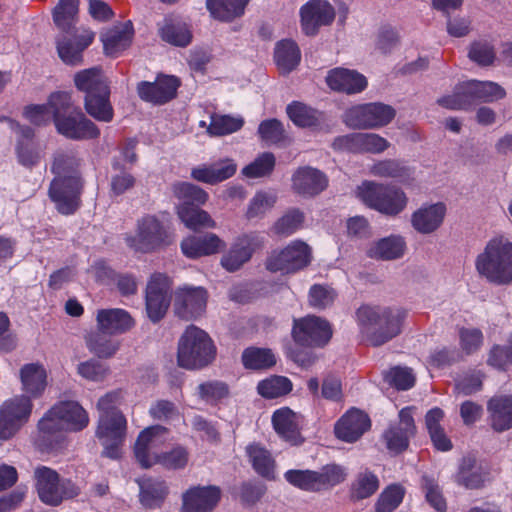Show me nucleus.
Here are the masks:
<instances>
[{
	"mask_svg": "<svg viewBox=\"0 0 512 512\" xmlns=\"http://www.w3.org/2000/svg\"><path fill=\"white\" fill-rule=\"evenodd\" d=\"M244 125L242 117L213 115L207 131L212 136H224L239 131Z\"/></svg>",
	"mask_w": 512,
	"mask_h": 512,
	"instance_id": "e2e57ef3",
	"label": "nucleus"
},
{
	"mask_svg": "<svg viewBox=\"0 0 512 512\" xmlns=\"http://www.w3.org/2000/svg\"><path fill=\"white\" fill-rule=\"evenodd\" d=\"M275 62L280 70L289 73L294 70L301 60V52L297 43L291 39H283L276 44Z\"/></svg>",
	"mask_w": 512,
	"mask_h": 512,
	"instance_id": "603ef678",
	"label": "nucleus"
},
{
	"mask_svg": "<svg viewBox=\"0 0 512 512\" xmlns=\"http://www.w3.org/2000/svg\"><path fill=\"white\" fill-rule=\"evenodd\" d=\"M292 381L286 376L272 375L258 382L257 392L265 399H275L289 394Z\"/></svg>",
	"mask_w": 512,
	"mask_h": 512,
	"instance_id": "5fc2aeb1",
	"label": "nucleus"
},
{
	"mask_svg": "<svg viewBox=\"0 0 512 512\" xmlns=\"http://www.w3.org/2000/svg\"><path fill=\"white\" fill-rule=\"evenodd\" d=\"M141 504L148 509L160 508L165 501L169 488L166 482L159 478H143L138 481Z\"/></svg>",
	"mask_w": 512,
	"mask_h": 512,
	"instance_id": "4c0bfd02",
	"label": "nucleus"
},
{
	"mask_svg": "<svg viewBox=\"0 0 512 512\" xmlns=\"http://www.w3.org/2000/svg\"><path fill=\"white\" fill-rule=\"evenodd\" d=\"M487 411L494 431L504 432L512 428V396H493L487 402Z\"/></svg>",
	"mask_w": 512,
	"mask_h": 512,
	"instance_id": "f704fd0d",
	"label": "nucleus"
},
{
	"mask_svg": "<svg viewBox=\"0 0 512 512\" xmlns=\"http://www.w3.org/2000/svg\"><path fill=\"white\" fill-rule=\"evenodd\" d=\"M97 276L100 279L113 281L123 297L133 296L138 292V281L132 273H118L105 263H100L97 265Z\"/></svg>",
	"mask_w": 512,
	"mask_h": 512,
	"instance_id": "37998d69",
	"label": "nucleus"
},
{
	"mask_svg": "<svg viewBox=\"0 0 512 512\" xmlns=\"http://www.w3.org/2000/svg\"><path fill=\"white\" fill-rule=\"evenodd\" d=\"M406 316V310L398 307L362 305L356 311L359 325L374 329L370 335L373 346H381L398 336Z\"/></svg>",
	"mask_w": 512,
	"mask_h": 512,
	"instance_id": "20e7f679",
	"label": "nucleus"
},
{
	"mask_svg": "<svg viewBox=\"0 0 512 512\" xmlns=\"http://www.w3.org/2000/svg\"><path fill=\"white\" fill-rule=\"evenodd\" d=\"M237 171V165L231 159L220 160L211 165H200L191 171V177L198 182L215 185L223 182Z\"/></svg>",
	"mask_w": 512,
	"mask_h": 512,
	"instance_id": "72a5a7b5",
	"label": "nucleus"
},
{
	"mask_svg": "<svg viewBox=\"0 0 512 512\" xmlns=\"http://www.w3.org/2000/svg\"><path fill=\"white\" fill-rule=\"evenodd\" d=\"M250 0H206V7L218 20L230 22L244 14Z\"/></svg>",
	"mask_w": 512,
	"mask_h": 512,
	"instance_id": "09e8293b",
	"label": "nucleus"
},
{
	"mask_svg": "<svg viewBox=\"0 0 512 512\" xmlns=\"http://www.w3.org/2000/svg\"><path fill=\"white\" fill-rule=\"evenodd\" d=\"M173 296V281L165 273L154 272L147 280L144 291L145 312L154 324L165 318Z\"/></svg>",
	"mask_w": 512,
	"mask_h": 512,
	"instance_id": "f8f14e48",
	"label": "nucleus"
},
{
	"mask_svg": "<svg viewBox=\"0 0 512 512\" xmlns=\"http://www.w3.org/2000/svg\"><path fill=\"white\" fill-rule=\"evenodd\" d=\"M371 173L374 176L397 179L403 182L411 177L412 171L403 161L386 159L376 162L371 167Z\"/></svg>",
	"mask_w": 512,
	"mask_h": 512,
	"instance_id": "4d7b16f0",
	"label": "nucleus"
},
{
	"mask_svg": "<svg viewBox=\"0 0 512 512\" xmlns=\"http://www.w3.org/2000/svg\"><path fill=\"white\" fill-rule=\"evenodd\" d=\"M358 196L366 206L387 216L400 214L408 202L401 188L368 180L358 186Z\"/></svg>",
	"mask_w": 512,
	"mask_h": 512,
	"instance_id": "9d476101",
	"label": "nucleus"
},
{
	"mask_svg": "<svg viewBox=\"0 0 512 512\" xmlns=\"http://www.w3.org/2000/svg\"><path fill=\"white\" fill-rule=\"evenodd\" d=\"M378 476L365 469L363 472L357 474L356 479L351 484V496L355 500H363L371 497L379 489Z\"/></svg>",
	"mask_w": 512,
	"mask_h": 512,
	"instance_id": "13d9d810",
	"label": "nucleus"
},
{
	"mask_svg": "<svg viewBox=\"0 0 512 512\" xmlns=\"http://www.w3.org/2000/svg\"><path fill=\"white\" fill-rule=\"evenodd\" d=\"M414 406H406L398 413V422L392 423L384 431L382 438L386 448L393 454H401L409 447L410 439L415 437L417 427L414 420Z\"/></svg>",
	"mask_w": 512,
	"mask_h": 512,
	"instance_id": "f3484780",
	"label": "nucleus"
},
{
	"mask_svg": "<svg viewBox=\"0 0 512 512\" xmlns=\"http://www.w3.org/2000/svg\"><path fill=\"white\" fill-rule=\"evenodd\" d=\"M97 327L104 334H123L135 325L130 313L124 309H100L97 312Z\"/></svg>",
	"mask_w": 512,
	"mask_h": 512,
	"instance_id": "7c9ffc66",
	"label": "nucleus"
},
{
	"mask_svg": "<svg viewBox=\"0 0 512 512\" xmlns=\"http://www.w3.org/2000/svg\"><path fill=\"white\" fill-rule=\"evenodd\" d=\"M326 83L333 91L357 94L364 91L368 85L366 77L356 70L334 68L326 76Z\"/></svg>",
	"mask_w": 512,
	"mask_h": 512,
	"instance_id": "cd10ccee",
	"label": "nucleus"
},
{
	"mask_svg": "<svg viewBox=\"0 0 512 512\" xmlns=\"http://www.w3.org/2000/svg\"><path fill=\"white\" fill-rule=\"evenodd\" d=\"M182 253L191 259L216 254L226 247L225 242L214 233L188 236L181 242Z\"/></svg>",
	"mask_w": 512,
	"mask_h": 512,
	"instance_id": "c85d7f7f",
	"label": "nucleus"
},
{
	"mask_svg": "<svg viewBox=\"0 0 512 512\" xmlns=\"http://www.w3.org/2000/svg\"><path fill=\"white\" fill-rule=\"evenodd\" d=\"M172 190L174 196L180 201L178 206H201L208 199V193L192 183H176Z\"/></svg>",
	"mask_w": 512,
	"mask_h": 512,
	"instance_id": "6e6d98bb",
	"label": "nucleus"
},
{
	"mask_svg": "<svg viewBox=\"0 0 512 512\" xmlns=\"http://www.w3.org/2000/svg\"><path fill=\"white\" fill-rule=\"evenodd\" d=\"M475 267L489 283H512V242L503 236L490 239L477 256Z\"/></svg>",
	"mask_w": 512,
	"mask_h": 512,
	"instance_id": "39448f33",
	"label": "nucleus"
},
{
	"mask_svg": "<svg viewBox=\"0 0 512 512\" xmlns=\"http://www.w3.org/2000/svg\"><path fill=\"white\" fill-rule=\"evenodd\" d=\"M79 0H59L52 11L55 25L62 33H71L76 28Z\"/></svg>",
	"mask_w": 512,
	"mask_h": 512,
	"instance_id": "a18cd8bd",
	"label": "nucleus"
},
{
	"mask_svg": "<svg viewBox=\"0 0 512 512\" xmlns=\"http://www.w3.org/2000/svg\"><path fill=\"white\" fill-rule=\"evenodd\" d=\"M444 416V411L439 407L429 409L425 414V426L433 447L437 451L448 452L453 448V444L441 425Z\"/></svg>",
	"mask_w": 512,
	"mask_h": 512,
	"instance_id": "e433bc0d",
	"label": "nucleus"
},
{
	"mask_svg": "<svg viewBox=\"0 0 512 512\" xmlns=\"http://www.w3.org/2000/svg\"><path fill=\"white\" fill-rule=\"evenodd\" d=\"M455 482L466 489H480L485 482L484 473L476 468V460L473 457H464L454 476Z\"/></svg>",
	"mask_w": 512,
	"mask_h": 512,
	"instance_id": "de8ad7c7",
	"label": "nucleus"
},
{
	"mask_svg": "<svg viewBox=\"0 0 512 512\" xmlns=\"http://www.w3.org/2000/svg\"><path fill=\"white\" fill-rule=\"evenodd\" d=\"M100 330L86 336V345L90 352L99 358H110L119 350V341H113Z\"/></svg>",
	"mask_w": 512,
	"mask_h": 512,
	"instance_id": "bf43d9fd",
	"label": "nucleus"
},
{
	"mask_svg": "<svg viewBox=\"0 0 512 512\" xmlns=\"http://www.w3.org/2000/svg\"><path fill=\"white\" fill-rule=\"evenodd\" d=\"M472 80L457 84L450 95H445L437 100V103L450 110H467L478 103Z\"/></svg>",
	"mask_w": 512,
	"mask_h": 512,
	"instance_id": "c9c22d12",
	"label": "nucleus"
},
{
	"mask_svg": "<svg viewBox=\"0 0 512 512\" xmlns=\"http://www.w3.org/2000/svg\"><path fill=\"white\" fill-rule=\"evenodd\" d=\"M371 427L369 416L356 408L348 410L335 424V435L338 439L353 443Z\"/></svg>",
	"mask_w": 512,
	"mask_h": 512,
	"instance_id": "a878e982",
	"label": "nucleus"
},
{
	"mask_svg": "<svg viewBox=\"0 0 512 512\" xmlns=\"http://www.w3.org/2000/svg\"><path fill=\"white\" fill-rule=\"evenodd\" d=\"M133 36L134 27L130 20L125 22L122 28L110 29L101 37L104 53L117 57L131 45Z\"/></svg>",
	"mask_w": 512,
	"mask_h": 512,
	"instance_id": "58836bf2",
	"label": "nucleus"
},
{
	"mask_svg": "<svg viewBox=\"0 0 512 512\" xmlns=\"http://www.w3.org/2000/svg\"><path fill=\"white\" fill-rule=\"evenodd\" d=\"M305 220L304 213L298 208L289 209L273 225V231L277 235L289 236L299 230Z\"/></svg>",
	"mask_w": 512,
	"mask_h": 512,
	"instance_id": "69168bd1",
	"label": "nucleus"
},
{
	"mask_svg": "<svg viewBox=\"0 0 512 512\" xmlns=\"http://www.w3.org/2000/svg\"><path fill=\"white\" fill-rule=\"evenodd\" d=\"M177 215L184 225L193 231L216 226L209 213L200 206H177Z\"/></svg>",
	"mask_w": 512,
	"mask_h": 512,
	"instance_id": "864d4df0",
	"label": "nucleus"
},
{
	"mask_svg": "<svg viewBox=\"0 0 512 512\" xmlns=\"http://www.w3.org/2000/svg\"><path fill=\"white\" fill-rule=\"evenodd\" d=\"M157 26L160 39L171 46L183 48L192 42V31L189 25L180 17L166 15Z\"/></svg>",
	"mask_w": 512,
	"mask_h": 512,
	"instance_id": "c756f323",
	"label": "nucleus"
},
{
	"mask_svg": "<svg viewBox=\"0 0 512 512\" xmlns=\"http://www.w3.org/2000/svg\"><path fill=\"white\" fill-rule=\"evenodd\" d=\"M216 346L203 329L189 325L178 342L177 363L188 370L202 369L213 362Z\"/></svg>",
	"mask_w": 512,
	"mask_h": 512,
	"instance_id": "0eeeda50",
	"label": "nucleus"
},
{
	"mask_svg": "<svg viewBox=\"0 0 512 512\" xmlns=\"http://www.w3.org/2000/svg\"><path fill=\"white\" fill-rule=\"evenodd\" d=\"M55 410L52 406L37 423L35 443L43 452L58 449L63 441V432L67 431L66 425Z\"/></svg>",
	"mask_w": 512,
	"mask_h": 512,
	"instance_id": "5701e85b",
	"label": "nucleus"
},
{
	"mask_svg": "<svg viewBox=\"0 0 512 512\" xmlns=\"http://www.w3.org/2000/svg\"><path fill=\"white\" fill-rule=\"evenodd\" d=\"M394 117V108L380 102L356 105L344 113L345 123L353 128L382 127L389 124Z\"/></svg>",
	"mask_w": 512,
	"mask_h": 512,
	"instance_id": "dca6fc26",
	"label": "nucleus"
},
{
	"mask_svg": "<svg viewBox=\"0 0 512 512\" xmlns=\"http://www.w3.org/2000/svg\"><path fill=\"white\" fill-rule=\"evenodd\" d=\"M33 410L30 397L15 396L0 406V441L12 439L29 421Z\"/></svg>",
	"mask_w": 512,
	"mask_h": 512,
	"instance_id": "4468645a",
	"label": "nucleus"
},
{
	"mask_svg": "<svg viewBox=\"0 0 512 512\" xmlns=\"http://www.w3.org/2000/svg\"><path fill=\"white\" fill-rule=\"evenodd\" d=\"M300 18L303 33L315 36L321 26L333 23L335 9L326 0H309L300 8Z\"/></svg>",
	"mask_w": 512,
	"mask_h": 512,
	"instance_id": "4be33fe9",
	"label": "nucleus"
},
{
	"mask_svg": "<svg viewBox=\"0 0 512 512\" xmlns=\"http://www.w3.org/2000/svg\"><path fill=\"white\" fill-rule=\"evenodd\" d=\"M67 431L78 432L87 427L89 417L84 408L75 401H60L53 405Z\"/></svg>",
	"mask_w": 512,
	"mask_h": 512,
	"instance_id": "ea45409f",
	"label": "nucleus"
},
{
	"mask_svg": "<svg viewBox=\"0 0 512 512\" xmlns=\"http://www.w3.org/2000/svg\"><path fill=\"white\" fill-rule=\"evenodd\" d=\"M127 421L123 414L99 416L96 436L101 439L124 441Z\"/></svg>",
	"mask_w": 512,
	"mask_h": 512,
	"instance_id": "3c124183",
	"label": "nucleus"
},
{
	"mask_svg": "<svg viewBox=\"0 0 512 512\" xmlns=\"http://www.w3.org/2000/svg\"><path fill=\"white\" fill-rule=\"evenodd\" d=\"M420 486L426 501L431 507L439 512H445L447 510L446 499L438 481L434 477L423 475L421 477Z\"/></svg>",
	"mask_w": 512,
	"mask_h": 512,
	"instance_id": "680f3d73",
	"label": "nucleus"
},
{
	"mask_svg": "<svg viewBox=\"0 0 512 512\" xmlns=\"http://www.w3.org/2000/svg\"><path fill=\"white\" fill-rule=\"evenodd\" d=\"M246 454L258 475L266 479L274 478L275 461L265 447L259 443H251L246 447Z\"/></svg>",
	"mask_w": 512,
	"mask_h": 512,
	"instance_id": "49530a36",
	"label": "nucleus"
},
{
	"mask_svg": "<svg viewBox=\"0 0 512 512\" xmlns=\"http://www.w3.org/2000/svg\"><path fill=\"white\" fill-rule=\"evenodd\" d=\"M291 334L295 343L300 346L322 348L331 340L333 330L326 319L307 315L294 319Z\"/></svg>",
	"mask_w": 512,
	"mask_h": 512,
	"instance_id": "2eb2a0df",
	"label": "nucleus"
},
{
	"mask_svg": "<svg viewBox=\"0 0 512 512\" xmlns=\"http://www.w3.org/2000/svg\"><path fill=\"white\" fill-rule=\"evenodd\" d=\"M94 33L78 30L71 33H63L56 41L57 53L63 63L70 66H78L83 63V52L93 43Z\"/></svg>",
	"mask_w": 512,
	"mask_h": 512,
	"instance_id": "412c9836",
	"label": "nucleus"
},
{
	"mask_svg": "<svg viewBox=\"0 0 512 512\" xmlns=\"http://www.w3.org/2000/svg\"><path fill=\"white\" fill-rule=\"evenodd\" d=\"M221 496L219 486H191L182 494L180 512H212L219 504Z\"/></svg>",
	"mask_w": 512,
	"mask_h": 512,
	"instance_id": "b1692460",
	"label": "nucleus"
},
{
	"mask_svg": "<svg viewBox=\"0 0 512 512\" xmlns=\"http://www.w3.org/2000/svg\"><path fill=\"white\" fill-rule=\"evenodd\" d=\"M84 190L82 176L66 175L54 177L48 188V196L55 209L64 216L75 214L82 205Z\"/></svg>",
	"mask_w": 512,
	"mask_h": 512,
	"instance_id": "ddd939ff",
	"label": "nucleus"
},
{
	"mask_svg": "<svg viewBox=\"0 0 512 512\" xmlns=\"http://www.w3.org/2000/svg\"><path fill=\"white\" fill-rule=\"evenodd\" d=\"M264 245L263 237L256 232L238 236L222 256L221 265L228 272H236L249 262L253 254Z\"/></svg>",
	"mask_w": 512,
	"mask_h": 512,
	"instance_id": "6ab92c4d",
	"label": "nucleus"
},
{
	"mask_svg": "<svg viewBox=\"0 0 512 512\" xmlns=\"http://www.w3.org/2000/svg\"><path fill=\"white\" fill-rule=\"evenodd\" d=\"M180 86L181 81L177 76L158 73L152 82H138L136 92L142 101L154 106H162L177 97Z\"/></svg>",
	"mask_w": 512,
	"mask_h": 512,
	"instance_id": "a211bd4d",
	"label": "nucleus"
},
{
	"mask_svg": "<svg viewBox=\"0 0 512 512\" xmlns=\"http://www.w3.org/2000/svg\"><path fill=\"white\" fill-rule=\"evenodd\" d=\"M170 214L166 211L157 215L146 214L137 221L135 236L127 238V244L142 253L155 252L174 242Z\"/></svg>",
	"mask_w": 512,
	"mask_h": 512,
	"instance_id": "423d86ee",
	"label": "nucleus"
},
{
	"mask_svg": "<svg viewBox=\"0 0 512 512\" xmlns=\"http://www.w3.org/2000/svg\"><path fill=\"white\" fill-rule=\"evenodd\" d=\"M292 123L300 128L318 127L324 121V113L300 101H292L286 107Z\"/></svg>",
	"mask_w": 512,
	"mask_h": 512,
	"instance_id": "a19ab883",
	"label": "nucleus"
},
{
	"mask_svg": "<svg viewBox=\"0 0 512 512\" xmlns=\"http://www.w3.org/2000/svg\"><path fill=\"white\" fill-rule=\"evenodd\" d=\"M446 214V206L442 202L422 206L411 216L413 228L422 234H430L436 231L443 223Z\"/></svg>",
	"mask_w": 512,
	"mask_h": 512,
	"instance_id": "2f4dec72",
	"label": "nucleus"
},
{
	"mask_svg": "<svg viewBox=\"0 0 512 512\" xmlns=\"http://www.w3.org/2000/svg\"><path fill=\"white\" fill-rule=\"evenodd\" d=\"M241 362L245 369L262 371L276 365V356L270 348L247 347L241 355Z\"/></svg>",
	"mask_w": 512,
	"mask_h": 512,
	"instance_id": "8fccbe9b",
	"label": "nucleus"
},
{
	"mask_svg": "<svg viewBox=\"0 0 512 512\" xmlns=\"http://www.w3.org/2000/svg\"><path fill=\"white\" fill-rule=\"evenodd\" d=\"M272 425L275 432L291 445H300L304 442L301 435L296 414L289 407H282L272 414Z\"/></svg>",
	"mask_w": 512,
	"mask_h": 512,
	"instance_id": "473e14b6",
	"label": "nucleus"
},
{
	"mask_svg": "<svg viewBox=\"0 0 512 512\" xmlns=\"http://www.w3.org/2000/svg\"><path fill=\"white\" fill-rule=\"evenodd\" d=\"M174 295V313L178 318L196 320L206 312L208 293L205 288L179 287Z\"/></svg>",
	"mask_w": 512,
	"mask_h": 512,
	"instance_id": "aec40b11",
	"label": "nucleus"
},
{
	"mask_svg": "<svg viewBox=\"0 0 512 512\" xmlns=\"http://www.w3.org/2000/svg\"><path fill=\"white\" fill-rule=\"evenodd\" d=\"M334 147L347 150L352 153H382L389 147V142L374 133H351L338 137L334 141Z\"/></svg>",
	"mask_w": 512,
	"mask_h": 512,
	"instance_id": "393cba45",
	"label": "nucleus"
},
{
	"mask_svg": "<svg viewBox=\"0 0 512 512\" xmlns=\"http://www.w3.org/2000/svg\"><path fill=\"white\" fill-rule=\"evenodd\" d=\"M167 428L161 425H153L142 430L134 445V455L139 465L148 469L155 464H160L168 470L184 469L189 460V452L182 445L174 446L170 451L159 454H152L151 447L156 441V437L167 432Z\"/></svg>",
	"mask_w": 512,
	"mask_h": 512,
	"instance_id": "7ed1b4c3",
	"label": "nucleus"
},
{
	"mask_svg": "<svg viewBox=\"0 0 512 512\" xmlns=\"http://www.w3.org/2000/svg\"><path fill=\"white\" fill-rule=\"evenodd\" d=\"M53 123L58 134L70 140H93L100 136L99 127L74 105L66 91H56L49 96Z\"/></svg>",
	"mask_w": 512,
	"mask_h": 512,
	"instance_id": "f257e3e1",
	"label": "nucleus"
},
{
	"mask_svg": "<svg viewBox=\"0 0 512 512\" xmlns=\"http://www.w3.org/2000/svg\"><path fill=\"white\" fill-rule=\"evenodd\" d=\"M80 159L77 158L72 152L57 153L54 157L51 171L55 177L66 175L81 176L79 171Z\"/></svg>",
	"mask_w": 512,
	"mask_h": 512,
	"instance_id": "774afa93",
	"label": "nucleus"
},
{
	"mask_svg": "<svg viewBox=\"0 0 512 512\" xmlns=\"http://www.w3.org/2000/svg\"><path fill=\"white\" fill-rule=\"evenodd\" d=\"M347 470L340 464L329 463L320 470L290 469L284 478L292 486L307 492L319 493L329 491L343 483L347 478Z\"/></svg>",
	"mask_w": 512,
	"mask_h": 512,
	"instance_id": "1a4fd4ad",
	"label": "nucleus"
},
{
	"mask_svg": "<svg viewBox=\"0 0 512 512\" xmlns=\"http://www.w3.org/2000/svg\"><path fill=\"white\" fill-rule=\"evenodd\" d=\"M327 186V176L322 171L310 166L298 168L292 176L294 191L304 197H314L324 191Z\"/></svg>",
	"mask_w": 512,
	"mask_h": 512,
	"instance_id": "bb28decb",
	"label": "nucleus"
},
{
	"mask_svg": "<svg viewBox=\"0 0 512 512\" xmlns=\"http://www.w3.org/2000/svg\"><path fill=\"white\" fill-rule=\"evenodd\" d=\"M337 295L328 284H313L308 292V303L314 309L324 310L333 305Z\"/></svg>",
	"mask_w": 512,
	"mask_h": 512,
	"instance_id": "0e129e2a",
	"label": "nucleus"
},
{
	"mask_svg": "<svg viewBox=\"0 0 512 512\" xmlns=\"http://www.w3.org/2000/svg\"><path fill=\"white\" fill-rule=\"evenodd\" d=\"M406 490L399 483H392L380 493L376 503V512H393L403 502Z\"/></svg>",
	"mask_w": 512,
	"mask_h": 512,
	"instance_id": "052dcab7",
	"label": "nucleus"
},
{
	"mask_svg": "<svg viewBox=\"0 0 512 512\" xmlns=\"http://www.w3.org/2000/svg\"><path fill=\"white\" fill-rule=\"evenodd\" d=\"M74 85L84 93L86 113L99 122L109 123L114 119V108L110 100L111 89L99 67H92L75 73Z\"/></svg>",
	"mask_w": 512,
	"mask_h": 512,
	"instance_id": "f03ea898",
	"label": "nucleus"
},
{
	"mask_svg": "<svg viewBox=\"0 0 512 512\" xmlns=\"http://www.w3.org/2000/svg\"><path fill=\"white\" fill-rule=\"evenodd\" d=\"M46 370L41 364H25L20 370L23 390L33 397L40 396L46 387Z\"/></svg>",
	"mask_w": 512,
	"mask_h": 512,
	"instance_id": "c03bdc74",
	"label": "nucleus"
},
{
	"mask_svg": "<svg viewBox=\"0 0 512 512\" xmlns=\"http://www.w3.org/2000/svg\"><path fill=\"white\" fill-rule=\"evenodd\" d=\"M406 249V242L399 235H390L375 242L367 251V256L377 260H394L401 258Z\"/></svg>",
	"mask_w": 512,
	"mask_h": 512,
	"instance_id": "79ce46f5",
	"label": "nucleus"
},
{
	"mask_svg": "<svg viewBox=\"0 0 512 512\" xmlns=\"http://www.w3.org/2000/svg\"><path fill=\"white\" fill-rule=\"evenodd\" d=\"M312 250L301 240H294L282 249H275L267 256L265 268L269 272L283 275L294 274L310 265Z\"/></svg>",
	"mask_w": 512,
	"mask_h": 512,
	"instance_id": "9b49d317",
	"label": "nucleus"
},
{
	"mask_svg": "<svg viewBox=\"0 0 512 512\" xmlns=\"http://www.w3.org/2000/svg\"><path fill=\"white\" fill-rule=\"evenodd\" d=\"M276 164V159L273 153L263 152L255 158L253 162L246 165L242 169V174L248 178H260L269 176Z\"/></svg>",
	"mask_w": 512,
	"mask_h": 512,
	"instance_id": "338daca9",
	"label": "nucleus"
},
{
	"mask_svg": "<svg viewBox=\"0 0 512 512\" xmlns=\"http://www.w3.org/2000/svg\"><path fill=\"white\" fill-rule=\"evenodd\" d=\"M33 480L38 499L49 507H58L80 494V488L71 479L62 478L56 470L44 465L34 469Z\"/></svg>",
	"mask_w": 512,
	"mask_h": 512,
	"instance_id": "6e6552de",
	"label": "nucleus"
}]
</instances>
